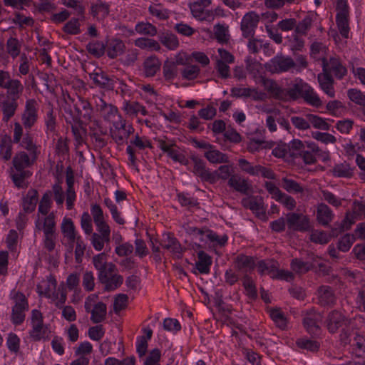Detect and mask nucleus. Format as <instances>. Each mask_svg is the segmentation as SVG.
Instances as JSON below:
<instances>
[{
    "label": "nucleus",
    "instance_id": "nucleus-52",
    "mask_svg": "<svg viewBox=\"0 0 365 365\" xmlns=\"http://www.w3.org/2000/svg\"><path fill=\"white\" fill-rule=\"evenodd\" d=\"M135 31L143 35L154 36L157 34V29L150 23L140 22L136 24Z\"/></svg>",
    "mask_w": 365,
    "mask_h": 365
},
{
    "label": "nucleus",
    "instance_id": "nucleus-56",
    "mask_svg": "<svg viewBox=\"0 0 365 365\" xmlns=\"http://www.w3.org/2000/svg\"><path fill=\"white\" fill-rule=\"evenodd\" d=\"M128 297L125 294H118L114 299L113 310L115 314L127 307Z\"/></svg>",
    "mask_w": 365,
    "mask_h": 365
},
{
    "label": "nucleus",
    "instance_id": "nucleus-18",
    "mask_svg": "<svg viewBox=\"0 0 365 365\" xmlns=\"http://www.w3.org/2000/svg\"><path fill=\"white\" fill-rule=\"evenodd\" d=\"M318 82L322 90L327 93L329 97H334L335 92L334 89V79L331 74H329L326 71L318 74L317 76Z\"/></svg>",
    "mask_w": 365,
    "mask_h": 365
},
{
    "label": "nucleus",
    "instance_id": "nucleus-54",
    "mask_svg": "<svg viewBox=\"0 0 365 365\" xmlns=\"http://www.w3.org/2000/svg\"><path fill=\"white\" fill-rule=\"evenodd\" d=\"M309 125H312L317 129L329 130L330 128V125L318 115L309 114Z\"/></svg>",
    "mask_w": 365,
    "mask_h": 365
},
{
    "label": "nucleus",
    "instance_id": "nucleus-61",
    "mask_svg": "<svg viewBox=\"0 0 365 365\" xmlns=\"http://www.w3.org/2000/svg\"><path fill=\"white\" fill-rule=\"evenodd\" d=\"M312 24V19L309 16H307L302 21L299 22L298 24H296L295 26V32L305 35L307 31L311 28Z\"/></svg>",
    "mask_w": 365,
    "mask_h": 365
},
{
    "label": "nucleus",
    "instance_id": "nucleus-13",
    "mask_svg": "<svg viewBox=\"0 0 365 365\" xmlns=\"http://www.w3.org/2000/svg\"><path fill=\"white\" fill-rule=\"evenodd\" d=\"M0 108L3 113V121L8 122L14 115L18 108L17 100L6 97L4 93H0Z\"/></svg>",
    "mask_w": 365,
    "mask_h": 365
},
{
    "label": "nucleus",
    "instance_id": "nucleus-43",
    "mask_svg": "<svg viewBox=\"0 0 365 365\" xmlns=\"http://www.w3.org/2000/svg\"><path fill=\"white\" fill-rule=\"evenodd\" d=\"M21 145L30 153V155L32 157L33 160H36L38 155L37 147L34 143L33 138L29 134H26L24 135L21 143Z\"/></svg>",
    "mask_w": 365,
    "mask_h": 365
},
{
    "label": "nucleus",
    "instance_id": "nucleus-39",
    "mask_svg": "<svg viewBox=\"0 0 365 365\" xmlns=\"http://www.w3.org/2000/svg\"><path fill=\"white\" fill-rule=\"evenodd\" d=\"M160 41L165 46L170 50L175 49L179 45L177 36L168 31L162 33L160 35Z\"/></svg>",
    "mask_w": 365,
    "mask_h": 365
},
{
    "label": "nucleus",
    "instance_id": "nucleus-44",
    "mask_svg": "<svg viewBox=\"0 0 365 365\" xmlns=\"http://www.w3.org/2000/svg\"><path fill=\"white\" fill-rule=\"evenodd\" d=\"M91 14L93 16H101L103 18L107 16L109 14V5L101 1L91 5Z\"/></svg>",
    "mask_w": 365,
    "mask_h": 365
},
{
    "label": "nucleus",
    "instance_id": "nucleus-11",
    "mask_svg": "<svg viewBox=\"0 0 365 365\" xmlns=\"http://www.w3.org/2000/svg\"><path fill=\"white\" fill-rule=\"evenodd\" d=\"M37 103L34 99L26 102L25 110L22 114V123L26 128H31L37 120Z\"/></svg>",
    "mask_w": 365,
    "mask_h": 365
},
{
    "label": "nucleus",
    "instance_id": "nucleus-36",
    "mask_svg": "<svg viewBox=\"0 0 365 365\" xmlns=\"http://www.w3.org/2000/svg\"><path fill=\"white\" fill-rule=\"evenodd\" d=\"M180 63H181L179 61L175 63L169 60H167L164 62L163 66V76L166 81H171L175 77H176L178 74L177 65Z\"/></svg>",
    "mask_w": 365,
    "mask_h": 365
},
{
    "label": "nucleus",
    "instance_id": "nucleus-19",
    "mask_svg": "<svg viewBox=\"0 0 365 365\" xmlns=\"http://www.w3.org/2000/svg\"><path fill=\"white\" fill-rule=\"evenodd\" d=\"M32 157L24 151H20L16 153L12 160V163L16 170H25L34 163Z\"/></svg>",
    "mask_w": 365,
    "mask_h": 365
},
{
    "label": "nucleus",
    "instance_id": "nucleus-34",
    "mask_svg": "<svg viewBox=\"0 0 365 365\" xmlns=\"http://www.w3.org/2000/svg\"><path fill=\"white\" fill-rule=\"evenodd\" d=\"M204 156L211 163H226L229 162V158L227 155L215 149L214 146L213 148L207 150L205 153Z\"/></svg>",
    "mask_w": 365,
    "mask_h": 365
},
{
    "label": "nucleus",
    "instance_id": "nucleus-53",
    "mask_svg": "<svg viewBox=\"0 0 365 365\" xmlns=\"http://www.w3.org/2000/svg\"><path fill=\"white\" fill-rule=\"evenodd\" d=\"M52 196L51 191L46 192L38 205V211L43 215H46L51 207V198Z\"/></svg>",
    "mask_w": 365,
    "mask_h": 365
},
{
    "label": "nucleus",
    "instance_id": "nucleus-49",
    "mask_svg": "<svg viewBox=\"0 0 365 365\" xmlns=\"http://www.w3.org/2000/svg\"><path fill=\"white\" fill-rule=\"evenodd\" d=\"M7 53L13 58H16L20 54L21 44L16 38L10 37L6 42Z\"/></svg>",
    "mask_w": 365,
    "mask_h": 365
},
{
    "label": "nucleus",
    "instance_id": "nucleus-30",
    "mask_svg": "<svg viewBox=\"0 0 365 365\" xmlns=\"http://www.w3.org/2000/svg\"><path fill=\"white\" fill-rule=\"evenodd\" d=\"M319 303L323 305H329L335 301V296L330 287L321 286L318 289Z\"/></svg>",
    "mask_w": 365,
    "mask_h": 365
},
{
    "label": "nucleus",
    "instance_id": "nucleus-31",
    "mask_svg": "<svg viewBox=\"0 0 365 365\" xmlns=\"http://www.w3.org/2000/svg\"><path fill=\"white\" fill-rule=\"evenodd\" d=\"M4 88L7 89L6 97L9 98L10 96L11 98L18 100L23 91L24 87L19 80L12 79L8 81Z\"/></svg>",
    "mask_w": 365,
    "mask_h": 365
},
{
    "label": "nucleus",
    "instance_id": "nucleus-23",
    "mask_svg": "<svg viewBox=\"0 0 365 365\" xmlns=\"http://www.w3.org/2000/svg\"><path fill=\"white\" fill-rule=\"evenodd\" d=\"M38 194L35 189H30L26 195L23 198V210L26 213H31L36 209Z\"/></svg>",
    "mask_w": 365,
    "mask_h": 365
},
{
    "label": "nucleus",
    "instance_id": "nucleus-1",
    "mask_svg": "<svg viewBox=\"0 0 365 365\" xmlns=\"http://www.w3.org/2000/svg\"><path fill=\"white\" fill-rule=\"evenodd\" d=\"M286 100L287 97L292 101H297L302 98L304 101L317 108L322 106V103L314 89L302 80L296 82L287 90H286Z\"/></svg>",
    "mask_w": 365,
    "mask_h": 365
},
{
    "label": "nucleus",
    "instance_id": "nucleus-12",
    "mask_svg": "<svg viewBox=\"0 0 365 365\" xmlns=\"http://www.w3.org/2000/svg\"><path fill=\"white\" fill-rule=\"evenodd\" d=\"M191 160L194 163L192 172L195 175L200 178L202 181L207 182L210 184L215 183V177L211 174L205 165V163L197 156H192Z\"/></svg>",
    "mask_w": 365,
    "mask_h": 365
},
{
    "label": "nucleus",
    "instance_id": "nucleus-5",
    "mask_svg": "<svg viewBox=\"0 0 365 365\" xmlns=\"http://www.w3.org/2000/svg\"><path fill=\"white\" fill-rule=\"evenodd\" d=\"M242 205L247 209H250L259 219L267 221L266 207L264 205V200L261 196H250L242 200Z\"/></svg>",
    "mask_w": 365,
    "mask_h": 365
},
{
    "label": "nucleus",
    "instance_id": "nucleus-6",
    "mask_svg": "<svg viewBox=\"0 0 365 365\" xmlns=\"http://www.w3.org/2000/svg\"><path fill=\"white\" fill-rule=\"evenodd\" d=\"M74 108L77 113L74 120L77 122L84 121L85 123L92 121L93 108L88 100L81 96H78V100L74 103Z\"/></svg>",
    "mask_w": 365,
    "mask_h": 365
},
{
    "label": "nucleus",
    "instance_id": "nucleus-14",
    "mask_svg": "<svg viewBox=\"0 0 365 365\" xmlns=\"http://www.w3.org/2000/svg\"><path fill=\"white\" fill-rule=\"evenodd\" d=\"M326 323L329 331L331 333H335L339 327L349 324L350 321L341 312L334 310L329 314Z\"/></svg>",
    "mask_w": 365,
    "mask_h": 365
},
{
    "label": "nucleus",
    "instance_id": "nucleus-20",
    "mask_svg": "<svg viewBox=\"0 0 365 365\" xmlns=\"http://www.w3.org/2000/svg\"><path fill=\"white\" fill-rule=\"evenodd\" d=\"M228 185L236 191L243 194H247L251 190V185L247 180L239 175H231L228 180Z\"/></svg>",
    "mask_w": 365,
    "mask_h": 365
},
{
    "label": "nucleus",
    "instance_id": "nucleus-47",
    "mask_svg": "<svg viewBox=\"0 0 365 365\" xmlns=\"http://www.w3.org/2000/svg\"><path fill=\"white\" fill-rule=\"evenodd\" d=\"M332 173L334 176L339 178H349L352 175V170L349 165L346 163L336 165Z\"/></svg>",
    "mask_w": 365,
    "mask_h": 365
},
{
    "label": "nucleus",
    "instance_id": "nucleus-10",
    "mask_svg": "<svg viewBox=\"0 0 365 365\" xmlns=\"http://www.w3.org/2000/svg\"><path fill=\"white\" fill-rule=\"evenodd\" d=\"M259 21V16L254 11L247 13L242 18L240 29L245 38H252Z\"/></svg>",
    "mask_w": 365,
    "mask_h": 365
},
{
    "label": "nucleus",
    "instance_id": "nucleus-16",
    "mask_svg": "<svg viewBox=\"0 0 365 365\" xmlns=\"http://www.w3.org/2000/svg\"><path fill=\"white\" fill-rule=\"evenodd\" d=\"M323 71L326 69L328 73H334L338 78H342L346 73V68L341 65L339 60L336 58H331L329 61L325 58H322Z\"/></svg>",
    "mask_w": 365,
    "mask_h": 365
},
{
    "label": "nucleus",
    "instance_id": "nucleus-28",
    "mask_svg": "<svg viewBox=\"0 0 365 365\" xmlns=\"http://www.w3.org/2000/svg\"><path fill=\"white\" fill-rule=\"evenodd\" d=\"M106 47L108 57L115 58L123 53L125 45L121 40L115 38L108 41Z\"/></svg>",
    "mask_w": 365,
    "mask_h": 365
},
{
    "label": "nucleus",
    "instance_id": "nucleus-24",
    "mask_svg": "<svg viewBox=\"0 0 365 365\" xmlns=\"http://www.w3.org/2000/svg\"><path fill=\"white\" fill-rule=\"evenodd\" d=\"M235 267L237 270L247 272L254 269L255 264L252 257L239 255L235 259Z\"/></svg>",
    "mask_w": 365,
    "mask_h": 365
},
{
    "label": "nucleus",
    "instance_id": "nucleus-60",
    "mask_svg": "<svg viewBox=\"0 0 365 365\" xmlns=\"http://www.w3.org/2000/svg\"><path fill=\"white\" fill-rule=\"evenodd\" d=\"M291 122L294 126L299 130H307L309 127V114L305 115V118L299 116H292Z\"/></svg>",
    "mask_w": 365,
    "mask_h": 365
},
{
    "label": "nucleus",
    "instance_id": "nucleus-37",
    "mask_svg": "<svg viewBox=\"0 0 365 365\" xmlns=\"http://www.w3.org/2000/svg\"><path fill=\"white\" fill-rule=\"evenodd\" d=\"M88 52L96 58L101 57L106 51V45L102 41H92L86 46Z\"/></svg>",
    "mask_w": 365,
    "mask_h": 365
},
{
    "label": "nucleus",
    "instance_id": "nucleus-29",
    "mask_svg": "<svg viewBox=\"0 0 365 365\" xmlns=\"http://www.w3.org/2000/svg\"><path fill=\"white\" fill-rule=\"evenodd\" d=\"M55 215L53 212L50 213L43 220V224L41 227L39 220L36 222V227L39 230L43 229L44 235H54L56 232Z\"/></svg>",
    "mask_w": 365,
    "mask_h": 365
},
{
    "label": "nucleus",
    "instance_id": "nucleus-38",
    "mask_svg": "<svg viewBox=\"0 0 365 365\" xmlns=\"http://www.w3.org/2000/svg\"><path fill=\"white\" fill-rule=\"evenodd\" d=\"M257 269L261 274H269L275 275L277 271V262L272 260H261L257 264Z\"/></svg>",
    "mask_w": 365,
    "mask_h": 365
},
{
    "label": "nucleus",
    "instance_id": "nucleus-35",
    "mask_svg": "<svg viewBox=\"0 0 365 365\" xmlns=\"http://www.w3.org/2000/svg\"><path fill=\"white\" fill-rule=\"evenodd\" d=\"M61 229L65 237L68 238L71 242L75 241V227L71 219L65 217L61 223Z\"/></svg>",
    "mask_w": 365,
    "mask_h": 365
},
{
    "label": "nucleus",
    "instance_id": "nucleus-2",
    "mask_svg": "<svg viewBox=\"0 0 365 365\" xmlns=\"http://www.w3.org/2000/svg\"><path fill=\"white\" fill-rule=\"evenodd\" d=\"M113 128H110L111 138L118 145H123L129 136L134 132L131 124H128L126 120L119 116V119L113 122Z\"/></svg>",
    "mask_w": 365,
    "mask_h": 365
},
{
    "label": "nucleus",
    "instance_id": "nucleus-45",
    "mask_svg": "<svg viewBox=\"0 0 365 365\" xmlns=\"http://www.w3.org/2000/svg\"><path fill=\"white\" fill-rule=\"evenodd\" d=\"M123 282V278L121 275L113 273L110 277L108 278L106 282H103L105 285V290L113 291L119 287Z\"/></svg>",
    "mask_w": 365,
    "mask_h": 365
},
{
    "label": "nucleus",
    "instance_id": "nucleus-4",
    "mask_svg": "<svg viewBox=\"0 0 365 365\" xmlns=\"http://www.w3.org/2000/svg\"><path fill=\"white\" fill-rule=\"evenodd\" d=\"M295 67V63L291 57L276 56L265 64L266 69L272 73L286 72Z\"/></svg>",
    "mask_w": 365,
    "mask_h": 365
},
{
    "label": "nucleus",
    "instance_id": "nucleus-41",
    "mask_svg": "<svg viewBox=\"0 0 365 365\" xmlns=\"http://www.w3.org/2000/svg\"><path fill=\"white\" fill-rule=\"evenodd\" d=\"M305 146L300 140L294 139L289 143L287 150L290 157L297 158L300 156Z\"/></svg>",
    "mask_w": 365,
    "mask_h": 365
},
{
    "label": "nucleus",
    "instance_id": "nucleus-42",
    "mask_svg": "<svg viewBox=\"0 0 365 365\" xmlns=\"http://www.w3.org/2000/svg\"><path fill=\"white\" fill-rule=\"evenodd\" d=\"M292 269L298 274L306 273L313 268V264L308 262H304L298 258H294L291 262Z\"/></svg>",
    "mask_w": 365,
    "mask_h": 365
},
{
    "label": "nucleus",
    "instance_id": "nucleus-55",
    "mask_svg": "<svg viewBox=\"0 0 365 365\" xmlns=\"http://www.w3.org/2000/svg\"><path fill=\"white\" fill-rule=\"evenodd\" d=\"M200 69L197 65H187L182 70V76L186 80H194L195 79L199 73Z\"/></svg>",
    "mask_w": 365,
    "mask_h": 365
},
{
    "label": "nucleus",
    "instance_id": "nucleus-57",
    "mask_svg": "<svg viewBox=\"0 0 365 365\" xmlns=\"http://www.w3.org/2000/svg\"><path fill=\"white\" fill-rule=\"evenodd\" d=\"M116 270V266L112 262H109L102 269L98 270V279L103 283L108 280V278L110 277Z\"/></svg>",
    "mask_w": 365,
    "mask_h": 365
},
{
    "label": "nucleus",
    "instance_id": "nucleus-50",
    "mask_svg": "<svg viewBox=\"0 0 365 365\" xmlns=\"http://www.w3.org/2000/svg\"><path fill=\"white\" fill-rule=\"evenodd\" d=\"M270 317L275 324L280 329H284L287 327V319L279 309L270 310Z\"/></svg>",
    "mask_w": 365,
    "mask_h": 365
},
{
    "label": "nucleus",
    "instance_id": "nucleus-26",
    "mask_svg": "<svg viewBox=\"0 0 365 365\" xmlns=\"http://www.w3.org/2000/svg\"><path fill=\"white\" fill-rule=\"evenodd\" d=\"M31 175V173L29 170H20L14 172L12 168L11 169V178L15 186L18 188H26L28 182L25 180Z\"/></svg>",
    "mask_w": 365,
    "mask_h": 365
},
{
    "label": "nucleus",
    "instance_id": "nucleus-48",
    "mask_svg": "<svg viewBox=\"0 0 365 365\" xmlns=\"http://www.w3.org/2000/svg\"><path fill=\"white\" fill-rule=\"evenodd\" d=\"M282 182L283 188L289 192L302 193L304 192V189L300 184L292 179L284 178Z\"/></svg>",
    "mask_w": 365,
    "mask_h": 365
},
{
    "label": "nucleus",
    "instance_id": "nucleus-64",
    "mask_svg": "<svg viewBox=\"0 0 365 365\" xmlns=\"http://www.w3.org/2000/svg\"><path fill=\"white\" fill-rule=\"evenodd\" d=\"M80 24L78 19H72L63 26V31L69 34H78L80 33Z\"/></svg>",
    "mask_w": 365,
    "mask_h": 365
},
{
    "label": "nucleus",
    "instance_id": "nucleus-7",
    "mask_svg": "<svg viewBox=\"0 0 365 365\" xmlns=\"http://www.w3.org/2000/svg\"><path fill=\"white\" fill-rule=\"evenodd\" d=\"M94 99L96 111L99 113L104 120L113 123V122H115L114 120L117 116L119 118L120 115H118L117 107L111 103H108L100 97L94 96Z\"/></svg>",
    "mask_w": 365,
    "mask_h": 365
},
{
    "label": "nucleus",
    "instance_id": "nucleus-62",
    "mask_svg": "<svg viewBox=\"0 0 365 365\" xmlns=\"http://www.w3.org/2000/svg\"><path fill=\"white\" fill-rule=\"evenodd\" d=\"M140 103L136 101H125L123 109L126 114L131 116H136L139 113Z\"/></svg>",
    "mask_w": 365,
    "mask_h": 365
},
{
    "label": "nucleus",
    "instance_id": "nucleus-63",
    "mask_svg": "<svg viewBox=\"0 0 365 365\" xmlns=\"http://www.w3.org/2000/svg\"><path fill=\"white\" fill-rule=\"evenodd\" d=\"M349 99L360 106H365V96L359 90L350 89L348 91Z\"/></svg>",
    "mask_w": 365,
    "mask_h": 365
},
{
    "label": "nucleus",
    "instance_id": "nucleus-21",
    "mask_svg": "<svg viewBox=\"0 0 365 365\" xmlns=\"http://www.w3.org/2000/svg\"><path fill=\"white\" fill-rule=\"evenodd\" d=\"M161 62L155 56H151L145 59L143 67L146 77H153L160 70Z\"/></svg>",
    "mask_w": 365,
    "mask_h": 365
},
{
    "label": "nucleus",
    "instance_id": "nucleus-58",
    "mask_svg": "<svg viewBox=\"0 0 365 365\" xmlns=\"http://www.w3.org/2000/svg\"><path fill=\"white\" fill-rule=\"evenodd\" d=\"M243 287L247 292V295L250 299H255L257 297V294L255 284L251 277L247 275H245L243 278Z\"/></svg>",
    "mask_w": 365,
    "mask_h": 365
},
{
    "label": "nucleus",
    "instance_id": "nucleus-15",
    "mask_svg": "<svg viewBox=\"0 0 365 365\" xmlns=\"http://www.w3.org/2000/svg\"><path fill=\"white\" fill-rule=\"evenodd\" d=\"M322 320L321 314L312 309L307 312L304 318V325L309 333L317 334L319 331V323Z\"/></svg>",
    "mask_w": 365,
    "mask_h": 365
},
{
    "label": "nucleus",
    "instance_id": "nucleus-3",
    "mask_svg": "<svg viewBox=\"0 0 365 365\" xmlns=\"http://www.w3.org/2000/svg\"><path fill=\"white\" fill-rule=\"evenodd\" d=\"M14 298L15 304L12 308L11 321L14 324L19 325L23 323L25 319L24 312L28 310L29 304L22 292H16Z\"/></svg>",
    "mask_w": 365,
    "mask_h": 365
},
{
    "label": "nucleus",
    "instance_id": "nucleus-33",
    "mask_svg": "<svg viewBox=\"0 0 365 365\" xmlns=\"http://www.w3.org/2000/svg\"><path fill=\"white\" fill-rule=\"evenodd\" d=\"M107 308L105 303L100 302L97 303L91 311V320L95 323H101L106 317Z\"/></svg>",
    "mask_w": 365,
    "mask_h": 365
},
{
    "label": "nucleus",
    "instance_id": "nucleus-27",
    "mask_svg": "<svg viewBox=\"0 0 365 365\" xmlns=\"http://www.w3.org/2000/svg\"><path fill=\"white\" fill-rule=\"evenodd\" d=\"M198 260L195 263L197 269L201 274H208L212 264L211 257L204 251H200L197 253Z\"/></svg>",
    "mask_w": 365,
    "mask_h": 365
},
{
    "label": "nucleus",
    "instance_id": "nucleus-32",
    "mask_svg": "<svg viewBox=\"0 0 365 365\" xmlns=\"http://www.w3.org/2000/svg\"><path fill=\"white\" fill-rule=\"evenodd\" d=\"M0 155L5 160L11 158L12 155V140L8 135L0 136Z\"/></svg>",
    "mask_w": 365,
    "mask_h": 365
},
{
    "label": "nucleus",
    "instance_id": "nucleus-25",
    "mask_svg": "<svg viewBox=\"0 0 365 365\" xmlns=\"http://www.w3.org/2000/svg\"><path fill=\"white\" fill-rule=\"evenodd\" d=\"M334 214L331 209L324 203H320L317 207V219L319 224L327 226L331 222Z\"/></svg>",
    "mask_w": 365,
    "mask_h": 365
},
{
    "label": "nucleus",
    "instance_id": "nucleus-40",
    "mask_svg": "<svg viewBox=\"0 0 365 365\" xmlns=\"http://www.w3.org/2000/svg\"><path fill=\"white\" fill-rule=\"evenodd\" d=\"M349 16H344L342 14H336V22L341 35L344 38H348L349 32Z\"/></svg>",
    "mask_w": 365,
    "mask_h": 365
},
{
    "label": "nucleus",
    "instance_id": "nucleus-8",
    "mask_svg": "<svg viewBox=\"0 0 365 365\" xmlns=\"http://www.w3.org/2000/svg\"><path fill=\"white\" fill-rule=\"evenodd\" d=\"M286 220L290 230L299 232H307L310 230L309 219L302 214L289 212L286 215Z\"/></svg>",
    "mask_w": 365,
    "mask_h": 365
},
{
    "label": "nucleus",
    "instance_id": "nucleus-51",
    "mask_svg": "<svg viewBox=\"0 0 365 365\" xmlns=\"http://www.w3.org/2000/svg\"><path fill=\"white\" fill-rule=\"evenodd\" d=\"M233 172V170L231 166L227 165H221L219 167V168L212 172L211 174L214 175L215 177V183L219 179L222 180H227L229 178V177H231L232 173Z\"/></svg>",
    "mask_w": 365,
    "mask_h": 365
},
{
    "label": "nucleus",
    "instance_id": "nucleus-46",
    "mask_svg": "<svg viewBox=\"0 0 365 365\" xmlns=\"http://www.w3.org/2000/svg\"><path fill=\"white\" fill-rule=\"evenodd\" d=\"M135 45L143 49H151L158 51L160 48V44L153 39L139 38L135 41Z\"/></svg>",
    "mask_w": 365,
    "mask_h": 365
},
{
    "label": "nucleus",
    "instance_id": "nucleus-9",
    "mask_svg": "<svg viewBox=\"0 0 365 365\" xmlns=\"http://www.w3.org/2000/svg\"><path fill=\"white\" fill-rule=\"evenodd\" d=\"M160 245L163 248L169 250L173 256L180 259L185 248L182 247L180 242L170 232L164 233L161 240Z\"/></svg>",
    "mask_w": 365,
    "mask_h": 365
},
{
    "label": "nucleus",
    "instance_id": "nucleus-22",
    "mask_svg": "<svg viewBox=\"0 0 365 365\" xmlns=\"http://www.w3.org/2000/svg\"><path fill=\"white\" fill-rule=\"evenodd\" d=\"M93 83L100 88L110 89L113 88V80L102 71H95L89 74Z\"/></svg>",
    "mask_w": 365,
    "mask_h": 365
},
{
    "label": "nucleus",
    "instance_id": "nucleus-59",
    "mask_svg": "<svg viewBox=\"0 0 365 365\" xmlns=\"http://www.w3.org/2000/svg\"><path fill=\"white\" fill-rule=\"evenodd\" d=\"M296 343L299 348L311 351H317L320 346L318 341L306 339H299Z\"/></svg>",
    "mask_w": 365,
    "mask_h": 365
},
{
    "label": "nucleus",
    "instance_id": "nucleus-17",
    "mask_svg": "<svg viewBox=\"0 0 365 365\" xmlns=\"http://www.w3.org/2000/svg\"><path fill=\"white\" fill-rule=\"evenodd\" d=\"M262 83L265 90L275 99L285 101L286 90L282 88L278 83L270 78H263Z\"/></svg>",
    "mask_w": 365,
    "mask_h": 365
}]
</instances>
